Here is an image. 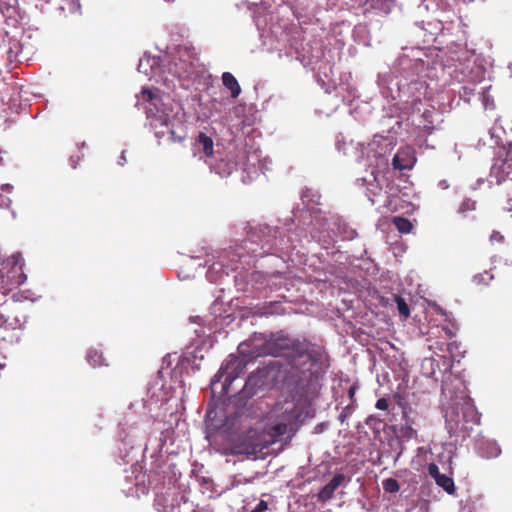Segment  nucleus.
Instances as JSON below:
<instances>
[{"instance_id":"nucleus-1","label":"nucleus","mask_w":512,"mask_h":512,"mask_svg":"<svg viewBox=\"0 0 512 512\" xmlns=\"http://www.w3.org/2000/svg\"><path fill=\"white\" fill-rule=\"evenodd\" d=\"M254 350L256 356L287 357L290 364L287 381L301 390L308 388L329 366L323 347L283 335L266 340L261 348Z\"/></svg>"},{"instance_id":"nucleus-2","label":"nucleus","mask_w":512,"mask_h":512,"mask_svg":"<svg viewBox=\"0 0 512 512\" xmlns=\"http://www.w3.org/2000/svg\"><path fill=\"white\" fill-rule=\"evenodd\" d=\"M446 428L450 436L465 439L470 435L472 427L469 424L477 422V413L469 399L463 403L455 404L445 413Z\"/></svg>"},{"instance_id":"nucleus-3","label":"nucleus","mask_w":512,"mask_h":512,"mask_svg":"<svg viewBox=\"0 0 512 512\" xmlns=\"http://www.w3.org/2000/svg\"><path fill=\"white\" fill-rule=\"evenodd\" d=\"M32 306V303L27 299H22V295L19 293L7 297V293L0 292V317L10 325H15L23 330Z\"/></svg>"},{"instance_id":"nucleus-4","label":"nucleus","mask_w":512,"mask_h":512,"mask_svg":"<svg viewBox=\"0 0 512 512\" xmlns=\"http://www.w3.org/2000/svg\"><path fill=\"white\" fill-rule=\"evenodd\" d=\"M199 57L191 45H179L168 63V72L180 80L191 79L197 74Z\"/></svg>"},{"instance_id":"nucleus-5","label":"nucleus","mask_w":512,"mask_h":512,"mask_svg":"<svg viewBox=\"0 0 512 512\" xmlns=\"http://www.w3.org/2000/svg\"><path fill=\"white\" fill-rule=\"evenodd\" d=\"M238 356L231 355L229 360L221 366L213 383L222 381V390L224 393H229V387L235 379L244 373L247 363L254 357L255 350L250 353H245L244 344L238 347Z\"/></svg>"},{"instance_id":"nucleus-6","label":"nucleus","mask_w":512,"mask_h":512,"mask_svg":"<svg viewBox=\"0 0 512 512\" xmlns=\"http://www.w3.org/2000/svg\"><path fill=\"white\" fill-rule=\"evenodd\" d=\"M24 258L20 253H15L2 263L0 268V280L2 292L7 293L14 287H18L26 282L27 276L23 270Z\"/></svg>"},{"instance_id":"nucleus-7","label":"nucleus","mask_w":512,"mask_h":512,"mask_svg":"<svg viewBox=\"0 0 512 512\" xmlns=\"http://www.w3.org/2000/svg\"><path fill=\"white\" fill-rule=\"evenodd\" d=\"M269 442L265 439L263 433L256 429H249L241 443L233 445L231 454L233 455H256L261 452L263 448L267 447Z\"/></svg>"},{"instance_id":"nucleus-8","label":"nucleus","mask_w":512,"mask_h":512,"mask_svg":"<svg viewBox=\"0 0 512 512\" xmlns=\"http://www.w3.org/2000/svg\"><path fill=\"white\" fill-rule=\"evenodd\" d=\"M141 100L146 103L145 111L147 118H152L161 123V125L169 126V117L161 109L162 100L160 96L151 89L144 88L141 91Z\"/></svg>"},{"instance_id":"nucleus-9","label":"nucleus","mask_w":512,"mask_h":512,"mask_svg":"<svg viewBox=\"0 0 512 512\" xmlns=\"http://www.w3.org/2000/svg\"><path fill=\"white\" fill-rule=\"evenodd\" d=\"M269 374L270 369L268 367L258 368L252 373L240 392L241 399H249L256 395L258 390L267 383Z\"/></svg>"},{"instance_id":"nucleus-10","label":"nucleus","mask_w":512,"mask_h":512,"mask_svg":"<svg viewBox=\"0 0 512 512\" xmlns=\"http://www.w3.org/2000/svg\"><path fill=\"white\" fill-rule=\"evenodd\" d=\"M492 173L499 183L512 180V142L496 160Z\"/></svg>"},{"instance_id":"nucleus-11","label":"nucleus","mask_w":512,"mask_h":512,"mask_svg":"<svg viewBox=\"0 0 512 512\" xmlns=\"http://www.w3.org/2000/svg\"><path fill=\"white\" fill-rule=\"evenodd\" d=\"M415 151L410 146L402 147L394 155L392 166L396 170H410L416 163Z\"/></svg>"},{"instance_id":"nucleus-12","label":"nucleus","mask_w":512,"mask_h":512,"mask_svg":"<svg viewBox=\"0 0 512 512\" xmlns=\"http://www.w3.org/2000/svg\"><path fill=\"white\" fill-rule=\"evenodd\" d=\"M21 331L22 329L3 320L2 325H0V345L18 343L21 339Z\"/></svg>"},{"instance_id":"nucleus-13","label":"nucleus","mask_w":512,"mask_h":512,"mask_svg":"<svg viewBox=\"0 0 512 512\" xmlns=\"http://www.w3.org/2000/svg\"><path fill=\"white\" fill-rule=\"evenodd\" d=\"M477 454L485 459L496 458L501 454V448L494 440L479 439L476 443Z\"/></svg>"},{"instance_id":"nucleus-14","label":"nucleus","mask_w":512,"mask_h":512,"mask_svg":"<svg viewBox=\"0 0 512 512\" xmlns=\"http://www.w3.org/2000/svg\"><path fill=\"white\" fill-rule=\"evenodd\" d=\"M345 476L336 474L318 493V501L326 502L333 497L335 490L343 483Z\"/></svg>"},{"instance_id":"nucleus-15","label":"nucleus","mask_w":512,"mask_h":512,"mask_svg":"<svg viewBox=\"0 0 512 512\" xmlns=\"http://www.w3.org/2000/svg\"><path fill=\"white\" fill-rule=\"evenodd\" d=\"M195 144L202 150L206 157H212L214 154L213 139L203 132H200L196 138Z\"/></svg>"},{"instance_id":"nucleus-16","label":"nucleus","mask_w":512,"mask_h":512,"mask_svg":"<svg viewBox=\"0 0 512 512\" xmlns=\"http://www.w3.org/2000/svg\"><path fill=\"white\" fill-rule=\"evenodd\" d=\"M223 85L230 90L231 97L237 98L241 93V87L237 79L230 72H224L222 74Z\"/></svg>"},{"instance_id":"nucleus-17","label":"nucleus","mask_w":512,"mask_h":512,"mask_svg":"<svg viewBox=\"0 0 512 512\" xmlns=\"http://www.w3.org/2000/svg\"><path fill=\"white\" fill-rule=\"evenodd\" d=\"M86 359L89 364L93 367H100L107 365L106 358L103 355V352L97 348H91L88 350Z\"/></svg>"},{"instance_id":"nucleus-18","label":"nucleus","mask_w":512,"mask_h":512,"mask_svg":"<svg viewBox=\"0 0 512 512\" xmlns=\"http://www.w3.org/2000/svg\"><path fill=\"white\" fill-rule=\"evenodd\" d=\"M436 484L443 488L448 494H453L455 492L454 481L451 477L441 474L436 480Z\"/></svg>"},{"instance_id":"nucleus-19","label":"nucleus","mask_w":512,"mask_h":512,"mask_svg":"<svg viewBox=\"0 0 512 512\" xmlns=\"http://www.w3.org/2000/svg\"><path fill=\"white\" fill-rule=\"evenodd\" d=\"M393 224L400 233H409L413 228L411 221L401 216L394 217Z\"/></svg>"},{"instance_id":"nucleus-20","label":"nucleus","mask_w":512,"mask_h":512,"mask_svg":"<svg viewBox=\"0 0 512 512\" xmlns=\"http://www.w3.org/2000/svg\"><path fill=\"white\" fill-rule=\"evenodd\" d=\"M394 300H395L399 314L404 319H407L410 316V309H409V306H408L407 302L405 301V299L399 295H395Z\"/></svg>"},{"instance_id":"nucleus-21","label":"nucleus","mask_w":512,"mask_h":512,"mask_svg":"<svg viewBox=\"0 0 512 512\" xmlns=\"http://www.w3.org/2000/svg\"><path fill=\"white\" fill-rule=\"evenodd\" d=\"M236 163L226 162L221 159L216 166L217 172L221 175H230L236 169Z\"/></svg>"},{"instance_id":"nucleus-22","label":"nucleus","mask_w":512,"mask_h":512,"mask_svg":"<svg viewBox=\"0 0 512 512\" xmlns=\"http://www.w3.org/2000/svg\"><path fill=\"white\" fill-rule=\"evenodd\" d=\"M475 209H476V201H474L470 198H465L459 205L457 212L463 216H467V214L469 212H472Z\"/></svg>"},{"instance_id":"nucleus-23","label":"nucleus","mask_w":512,"mask_h":512,"mask_svg":"<svg viewBox=\"0 0 512 512\" xmlns=\"http://www.w3.org/2000/svg\"><path fill=\"white\" fill-rule=\"evenodd\" d=\"M383 490L386 493H397L400 489L398 481L394 478H387L382 481Z\"/></svg>"},{"instance_id":"nucleus-24","label":"nucleus","mask_w":512,"mask_h":512,"mask_svg":"<svg viewBox=\"0 0 512 512\" xmlns=\"http://www.w3.org/2000/svg\"><path fill=\"white\" fill-rule=\"evenodd\" d=\"M400 433L403 438L413 439L417 438V431L412 427V425L406 420L405 424H403L400 428Z\"/></svg>"},{"instance_id":"nucleus-25","label":"nucleus","mask_w":512,"mask_h":512,"mask_svg":"<svg viewBox=\"0 0 512 512\" xmlns=\"http://www.w3.org/2000/svg\"><path fill=\"white\" fill-rule=\"evenodd\" d=\"M354 407L352 405H348L343 408L339 415V421L344 423V421L353 413Z\"/></svg>"},{"instance_id":"nucleus-26","label":"nucleus","mask_w":512,"mask_h":512,"mask_svg":"<svg viewBox=\"0 0 512 512\" xmlns=\"http://www.w3.org/2000/svg\"><path fill=\"white\" fill-rule=\"evenodd\" d=\"M273 435L282 436L287 432V425L284 423L276 424L272 427Z\"/></svg>"},{"instance_id":"nucleus-27","label":"nucleus","mask_w":512,"mask_h":512,"mask_svg":"<svg viewBox=\"0 0 512 512\" xmlns=\"http://www.w3.org/2000/svg\"><path fill=\"white\" fill-rule=\"evenodd\" d=\"M428 473L434 480H436L441 475L439 468L435 463H430L428 465Z\"/></svg>"},{"instance_id":"nucleus-28","label":"nucleus","mask_w":512,"mask_h":512,"mask_svg":"<svg viewBox=\"0 0 512 512\" xmlns=\"http://www.w3.org/2000/svg\"><path fill=\"white\" fill-rule=\"evenodd\" d=\"M489 240H490V242L492 244H494V243H503L504 242V236L499 231H492Z\"/></svg>"},{"instance_id":"nucleus-29","label":"nucleus","mask_w":512,"mask_h":512,"mask_svg":"<svg viewBox=\"0 0 512 512\" xmlns=\"http://www.w3.org/2000/svg\"><path fill=\"white\" fill-rule=\"evenodd\" d=\"M375 406L379 410H387L389 407L388 400L386 398H380L376 401Z\"/></svg>"},{"instance_id":"nucleus-30","label":"nucleus","mask_w":512,"mask_h":512,"mask_svg":"<svg viewBox=\"0 0 512 512\" xmlns=\"http://www.w3.org/2000/svg\"><path fill=\"white\" fill-rule=\"evenodd\" d=\"M254 509L258 512H266L268 510V503L264 500H260Z\"/></svg>"},{"instance_id":"nucleus-31","label":"nucleus","mask_w":512,"mask_h":512,"mask_svg":"<svg viewBox=\"0 0 512 512\" xmlns=\"http://www.w3.org/2000/svg\"><path fill=\"white\" fill-rule=\"evenodd\" d=\"M170 134H171L172 140L175 142H181L184 139V136L177 135L176 131L173 128L170 129Z\"/></svg>"},{"instance_id":"nucleus-32","label":"nucleus","mask_w":512,"mask_h":512,"mask_svg":"<svg viewBox=\"0 0 512 512\" xmlns=\"http://www.w3.org/2000/svg\"><path fill=\"white\" fill-rule=\"evenodd\" d=\"M126 162L125 151L121 153L119 164L123 165Z\"/></svg>"},{"instance_id":"nucleus-33","label":"nucleus","mask_w":512,"mask_h":512,"mask_svg":"<svg viewBox=\"0 0 512 512\" xmlns=\"http://www.w3.org/2000/svg\"><path fill=\"white\" fill-rule=\"evenodd\" d=\"M349 395L351 398L354 396V388L353 387L349 389Z\"/></svg>"},{"instance_id":"nucleus-34","label":"nucleus","mask_w":512,"mask_h":512,"mask_svg":"<svg viewBox=\"0 0 512 512\" xmlns=\"http://www.w3.org/2000/svg\"><path fill=\"white\" fill-rule=\"evenodd\" d=\"M263 230H268V232H271V229L268 226H265L260 229L261 232H263Z\"/></svg>"},{"instance_id":"nucleus-35","label":"nucleus","mask_w":512,"mask_h":512,"mask_svg":"<svg viewBox=\"0 0 512 512\" xmlns=\"http://www.w3.org/2000/svg\"><path fill=\"white\" fill-rule=\"evenodd\" d=\"M0 319H2V318L0 317ZM2 323H3V320H0V325H2Z\"/></svg>"},{"instance_id":"nucleus-36","label":"nucleus","mask_w":512,"mask_h":512,"mask_svg":"<svg viewBox=\"0 0 512 512\" xmlns=\"http://www.w3.org/2000/svg\"><path fill=\"white\" fill-rule=\"evenodd\" d=\"M251 512H258L256 509H253Z\"/></svg>"},{"instance_id":"nucleus-37","label":"nucleus","mask_w":512,"mask_h":512,"mask_svg":"<svg viewBox=\"0 0 512 512\" xmlns=\"http://www.w3.org/2000/svg\"><path fill=\"white\" fill-rule=\"evenodd\" d=\"M251 512H258L256 509H253Z\"/></svg>"}]
</instances>
